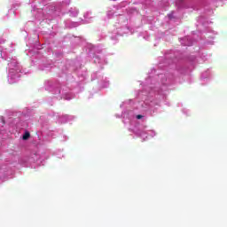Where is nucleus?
<instances>
[{"instance_id":"obj_1","label":"nucleus","mask_w":227,"mask_h":227,"mask_svg":"<svg viewBox=\"0 0 227 227\" xmlns=\"http://www.w3.org/2000/svg\"><path fill=\"white\" fill-rule=\"evenodd\" d=\"M28 137H31V134H30L28 131H27V132H25V134L23 135L22 139H23V141H27V138H28Z\"/></svg>"},{"instance_id":"obj_2","label":"nucleus","mask_w":227,"mask_h":227,"mask_svg":"<svg viewBox=\"0 0 227 227\" xmlns=\"http://www.w3.org/2000/svg\"><path fill=\"white\" fill-rule=\"evenodd\" d=\"M142 118H143V115H141V114L137 115V120H141Z\"/></svg>"},{"instance_id":"obj_3","label":"nucleus","mask_w":227,"mask_h":227,"mask_svg":"<svg viewBox=\"0 0 227 227\" xmlns=\"http://www.w3.org/2000/svg\"><path fill=\"white\" fill-rule=\"evenodd\" d=\"M2 123L4 125V123H5V122H4V120H2Z\"/></svg>"}]
</instances>
